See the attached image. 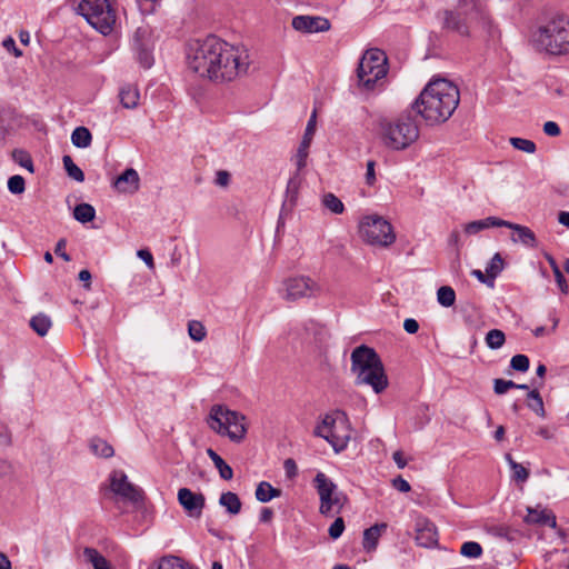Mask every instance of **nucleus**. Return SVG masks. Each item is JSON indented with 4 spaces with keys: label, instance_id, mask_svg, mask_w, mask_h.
I'll return each mask as SVG.
<instances>
[{
    "label": "nucleus",
    "instance_id": "f257e3e1",
    "mask_svg": "<svg viewBox=\"0 0 569 569\" xmlns=\"http://www.w3.org/2000/svg\"><path fill=\"white\" fill-rule=\"evenodd\" d=\"M187 63L200 78L216 83L232 81L246 74L249 68L248 56L216 36L191 41Z\"/></svg>",
    "mask_w": 569,
    "mask_h": 569
},
{
    "label": "nucleus",
    "instance_id": "f03ea898",
    "mask_svg": "<svg viewBox=\"0 0 569 569\" xmlns=\"http://www.w3.org/2000/svg\"><path fill=\"white\" fill-rule=\"evenodd\" d=\"M460 101L459 88L447 79L430 81L411 104L428 124L446 122Z\"/></svg>",
    "mask_w": 569,
    "mask_h": 569
},
{
    "label": "nucleus",
    "instance_id": "7ed1b4c3",
    "mask_svg": "<svg viewBox=\"0 0 569 569\" xmlns=\"http://www.w3.org/2000/svg\"><path fill=\"white\" fill-rule=\"evenodd\" d=\"M437 18L442 30L462 38L471 37L477 29H488L491 23L482 0H458L455 9L439 11Z\"/></svg>",
    "mask_w": 569,
    "mask_h": 569
},
{
    "label": "nucleus",
    "instance_id": "20e7f679",
    "mask_svg": "<svg viewBox=\"0 0 569 569\" xmlns=\"http://www.w3.org/2000/svg\"><path fill=\"white\" fill-rule=\"evenodd\" d=\"M351 372L356 376V385L370 386L376 393L388 387V377L383 363L373 348L361 345L351 352Z\"/></svg>",
    "mask_w": 569,
    "mask_h": 569
},
{
    "label": "nucleus",
    "instance_id": "39448f33",
    "mask_svg": "<svg viewBox=\"0 0 569 569\" xmlns=\"http://www.w3.org/2000/svg\"><path fill=\"white\" fill-rule=\"evenodd\" d=\"M377 128L382 144L393 151L406 150L419 138V127L410 112L395 119L380 118Z\"/></svg>",
    "mask_w": 569,
    "mask_h": 569
},
{
    "label": "nucleus",
    "instance_id": "423d86ee",
    "mask_svg": "<svg viewBox=\"0 0 569 569\" xmlns=\"http://www.w3.org/2000/svg\"><path fill=\"white\" fill-rule=\"evenodd\" d=\"M533 42L549 54L569 53V17L556 13L533 33Z\"/></svg>",
    "mask_w": 569,
    "mask_h": 569
},
{
    "label": "nucleus",
    "instance_id": "0eeeda50",
    "mask_svg": "<svg viewBox=\"0 0 569 569\" xmlns=\"http://www.w3.org/2000/svg\"><path fill=\"white\" fill-rule=\"evenodd\" d=\"M209 428L219 436L228 437L230 441L239 443L247 435L248 426L246 417L223 405L211 407L207 418Z\"/></svg>",
    "mask_w": 569,
    "mask_h": 569
},
{
    "label": "nucleus",
    "instance_id": "6e6552de",
    "mask_svg": "<svg viewBox=\"0 0 569 569\" xmlns=\"http://www.w3.org/2000/svg\"><path fill=\"white\" fill-rule=\"evenodd\" d=\"M313 435L328 441L336 452H341L351 439V427L347 416L337 411L335 415H326L316 426Z\"/></svg>",
    "mask_w": 569,
    "mask_h": 569
},
{
    "label": "nucleus",
    "instance_id": "1a4fd4ad",
    "mask_svg": "<svg viewBox=\"0 0 569 569\" xmlns=\"http://www.w3.org/2000/svg\"><path fill=\"white\" fill-rule=\"evenodd\" d=\"M388 72L387 56L380 49L367 50L357 69L359 87L367 91L375 88L376 83L385 78Z\"/></svg>",
    "mask_w": 569,
    "mask_h": 569
},
{
    "label": "nucleus",
    "instance_id": "9d476101",
    "mask_svg": "<svg viewBox=\"0 0 569 569\" xmlns=\"http://www.w3.org/2000/svg\"><path fill=\"white\" fill-rule=\"evenodd\" d=\"M78 12L100 33L107 36L113 30L117 16L109 0H82Z\"/></svg>",
    "mask_w": 569,
    "mask_h": 569
},
{
    "label": "nucleus",
    "instance_id": "9b49d317",
    "mask_svg": "<svg viewBox=\"0 0 569 569\" xmlns=\"http://www.w3.org/2000/svg\"><path fill=\"white\" fill-rule=\"evenodd\" d=\"M313 487L319 496V512L326 517L339 515L347 502V496L323 472H318L313 479Z\"/></svg>",
    "mask_w": 569,
    "mask_h": 569
},
{
    "label": "nucleus",
    "instance_id": "f8f14e48",
    "mask_svg": "<svg viewBox=\"0 0 569 569\" xmlns=\"http://www.w3.org/2000/svg\"><path fill=\"white\" fill-rule=\"evenodd\" d=\"M361 238L370 246H391L396 240L393 227L379 216L366 217L359 226Z\"/></svg>",
    "mask_w": 569,
    "mask_h": 569
},
{
    "label": "nucleus",
    "instance_id": "ddd939ff",
    "mask_svg": "<svg viewBox=\"0 0 569 569\" xmlns=\"http://www.w3.org/2000/svg\"><path fill=\"white\" fill-rule=\"evenodd\" d=\"M283 298L289 301L311 298L320 292V286L309 277L289 278L283 282Z\"/></svg>",
    "mask_w": 569,
    "mask_h": 569
},
{
    "label": "nucleus",
    "instance_id": "4468645a",
    "mask_svg": "<svg viewBox=\"0 0 569 569\" xmlns=\"http://www.w3.org/2000/svg\"><path fill=\"white\" fill-rule=\"evenodd\" d=\"M111 491L130 502H138L142 499V492L128 480L127 475L121 470H114L110 475Z\"/></svg>",
    "mask_w": 569,
    "mask_h": 569
},
{
    "label": "nucleus",
    "instance_id": "2eb2a0df",
    "mask_svg": "<svg viewBox=\"0 0 569 569\" xmlns=\"http://www.w3.org/2000/svg\"><path fill=\"white\" fill-rule=\"evenodd\" d=\"M291 27L300 33H319L329 31L331 22L321 16L300 14L292 18Z\"/></svg>",
    "mask_w": 569,
    "mask_h": 569
},
{
    "label": "nucleus",
    "instance_id": "dca6fc26",
    "mask_svg": "<svg viewBox=\"0 0 569 569\" xmlns=\"http://www.w3.org/2000/svg\"><path fill=\"white\" fill-rule=\"evenodd\" d=\"M178 501L183 510L190 516L199 518L206 506V498L202 493H196L189 488H180L177 495Z\"/></svg>",
    "mask_w": 569,
    "mask_h": 569
},
{
    "label": "nucleus",
    "instance_id": "f3484780",
    "mask_svg": "<svg viewBox=\"0 0 569 569\" xmlns=\"http://www.w3.org/2000/svg\"><path fill=\"white\" fill-rule=\"evenodd\" d=\"M316 124H317V111L313 110L310 119L307 123L305 134L302 137V140L300 142V146L297 151V168L298 170L302 169L307 164V157H308V150L311 144V141L313 139V134L316 132Z\"/></svg>",
    "mask_w": 569,
    "mask_h": 569
},
{
    "label": "nucleus",
    "instance_id": "a211bd4d",
    "mask_svg": "<svg viewBox=\"0 0 569 569\" xmlns=\"http://www.w3.org/2000/svg\"><path fill=\"white\" fill-rule=\"evenodd\" d=\"M416 541L419 546L431 548L438 543V531L436 526L426 518L416 522Z\"/></svg>",
    "mask_w": 569,
    "mask_h": 569
},
{
    "label": "nucleus",
    "instance_id": "6ab92c4d",
    "mask_svg": "<svg viewBox=\"0 0 569 569\" xmlns=\"http://www.w3.org/2000/svg\"><path fill=\"white\" fill-rule=\"evenodd\" d=\"M502 226H506L512 230L510 238L513 243L530 248L538 246L535 232L530 228L508 221L502 223Z\"/></svg>",
    "mask_w": 569,
    "mask_h": 569
},
{
    "label": "nucleus",
    "instance_id": "aec40b11",
    "mask_svg": "<svg viewBox=\"0 0 569 569\" xmlns=\"http://www.w3.org/2000/svg\"><path fill=\"white\" fill-rule=\"evenodd\" d=\"M523 521L528 525L549 526L551 528L556 527V517L551 511L546 508H540V506L536 508L528 507Z\"/></svg>",
    "mask_w": 569,
    "mask_h": 569
},
{
    "label": "nucleus",
    "instance_id": "412c9836",
    "mask_svg": "<svg viewBox=\"0 0 569 569\" xmlns=\"http://www.w3.org/2000/svg\"><path fill=\"white\" fill-rule=\"evenodd\" d=\"M121 192H136L139 189V174L132 169H126L113 182Z\"/></svg>",
    "mask_w": 569,
    "mask_h": 569
},
{
    "label": "nucleus",
    "instance_id": "4be33fe9",
    "mask_svg": "<svg viewBox=\"0 0 569 569\" xmlns=\"http://www.w3.org/2000/svg\"><path fill=\"white\" fill-rule=\"evenodd\" d=\"M387 529V523H377L363 531L362 546L367 552L376 550L382 531Z\"/></svg>",
    "mask_w": 569,
    "mask_h": 569
},
{
    "label": "nucleus",
    "instance_id": "5701e85b",
    "mask_svg": "<svg viewBox=\"0 0 569 569\" xmlns=\"http://www.w3.org/2000/svg\"><path fill=\"white\" fill-rule=\"evenodd\" d=\"M219 505L231 516L238 515L241 511L242 506L238 495L232 491L222 492L219 498Z\"/></svg>",
    "mask_w": 569,
    "mask_h": 569
},
{
    "label": "nucleus",
    "instance_id": "b1692460",
    "mask_svg": "<svg viewBox=\"0 0 569 569\" xmlns=\"http://www.w3.org/2000/svg\"><path fill=\"white\" fill-rule=\"evenodd\" d=\"M153 48L151 41V32L147 27H139L133 33L132 37V49L134 52L140 51L141 49Z\"/></svg>",
    "mask_w": 569,
    "mask_h": 569
},
{
    "label": "nucleus",
    "instance_id": "393cba45",
    "mask_svg": "<svg viewBox=\"0 0 569 569\" xmlns=\"http://www.w3.org/2000/svg\"><path fill=\"white\" fill-rule=\"evenodd\" d=\"M303 329L308 336H311L317 343H325L328 340L329 332L327 328L313 320L303 323Z\"/></svg>",
    "mask_w": 569,
    "mask_h": 569
},
{
    "label": "nucleus",
    "instance_id": "a878e982",
    "mask_svg": "<svg viewBox=\"0 0 569 569\" xmlns=\"http://www.w3.org/2000/svg\"><path fill=\"white\" fill-rule=\"evenodd\" d=\"M206 452L217 468L219 476L223 480H231L233 477L232 468L212 448H208Z\"/></svg>",
    "mask_w": 569,
    "mask_h": 569
},
{
    "label": "nucleus",
    "instance_id": "bb28decb",
    "mask_svg": "<svg viewBox=\"0 0 569 569\" xmlns=\"http://www.w3.org/2000/svg\"><path fill=\"white\" fill-rule=\"evenodd\" d=\"M502 223H506L505 220L497 219L495 217H489L482 220L472 221L466 224L465 232L467 234H476L479 231L487 229L489 227H500Z\"/></svg>",
    "mask_w": 569,
    "mask_h": 569
},
{
    "label": "nucleus",
    "instance_id": "cd10ccee",
    "mask_svg": "<svg viewBox=\"0 0 569 569\" xmlns=\"http://www.w3.org/2000/svg\"><path fill=\"white\" fill-rule=\"evenodd\" d=\"M29 325L38 336L44 337L51 329L52 321L49 316L40 312L30 319Z\"/></svg>",
    "mask_w": 569,
    "mask_h": 569
},
{
    "label": "nucleus",
    "instance_id": "c85d7f7f",
    "mask_svg": "<svg viewBox=\"0 0 569 569\" xmlns=\"http://www.w3.org/2000/svg\"><path fill=\"white\" fill-rule=\"evenodd\" d=\"M121 104L127 109H134L140 99V93L137 88L131 86L122 87L119 92Z\"/></svg>",
    "mask_w": 569,
    "mask_h": 569
},
{
    "label": "nucleus",
    "instance_id": "c756f323",
    "mask_svg": "<svg viewBox=\"0 0 569 569\" xmlns=\"http://www.w3.org/2000/svg\"><path fill=\"white\" fill-rule=\"evenodd\" d=\"M256 499L260 502H268L273 498L281 496V490L272 487L267 481H261L256 489Z\"/></svg>",
    "mask_w": 569,
    "mask_h": 569
},
{
    "label": "nucleus",
    "instance_id": "7c9ffc66",
    "mask_svg": "<svg viewBox=\"0 0 569 569\" xmlns=\"http://www.w3.org/2000/svg\"><path fill=\"white\" fill-rule=\"evenodd\" d=\"M503 267H505L503 259L501 258L500 253L497 252L491 258V260L489 261V263L486 267V274L489 278V282H488L489 287H493L495 279L502 271Z\"/></svg>",
    "mask_w": 569,
    "mask_h": 569
},
{
    "label": "nucleus",
    "instance_id": "2f4dec72",
    "mask_svg": "<svg viewBox=\"0 0 569 569\" xmlns=\"http://www.w3.org/2000/svg\"><path fill=\"white\" fill-rule=\"evenodd\" d=\"M91 141V132L86 127H77L71 134V142L77 148H88Z\"/></svg>",
    "mask_w": 569,
    "mask_h": 569
},
{
    "label": "nucleus",
    "instance_id": "473e14b6",
    "mask_svg": "<svg viewBox=\"0 0 569 569\" xmlns=\"http://www.w3.org/2000/svg\"><path fill=\"white\" fill-rule=\"evenodd\" d=\"M90 450L93 455L102 458H110L114 455L112 446L101 438L91 439Z\"/></svg>",
    "mask_w": 569,
    "mask_h": 569
},
{
    "label": "nucleus",
    "instance_id": "72a5a7b5",
    "mask_svg": "<svg viewBox=\"0 0 569 569\" xmlns=\"http://www.w3.org/2000/svg\"><path fill=\"white\" fill-rule=\"evenodd\" d=\"M96 209L89 203H80L74 207L73 218L81 222L87 223L94 219Z\"/></svg>",
    "mask_w": 569,
    "mask_h": 569
},
{
    "label": "nucleus",
    "instance_id": "f704fd0d",
    "mask_svg": "<svg viewBox=\"0 0 569 569\" xmlns=\"http://www.w3.org/2000/svg\"><path fill=\"white\" fill-rule=\"evenodd\" d=\"M83 555L87 561L91 562L94 569H110L107 559L93 548H86Z\"/></svg>",
    "mask_w": 569,
    "mask_h": 569
},
{
    "label": "nucleus",
    "instance_id": "c9c22d12",
    "mask_svg": "<svg viewBox=\"0 0 569 569\" xmlns=\"http://www.w3.org/2000/svg\"><path fill=\"white\" fill-rule=\"evenodd\" d=\"M62 163H63L64 170L67 171L68 176L71 179H73L78 182L84 181L83 171L73 162L72 158L69 154H66L62 157Z\"/></svg>",
    "mask_w": 569,
    "mask_h": 569
},
{
    "label": "nucleus",
    "instance_id": "e433bc0d",
    "mask_svg": "<svg viewBox=\"0 0 569 569\" xmlns=\"http://www.w3.org/2000/svg\"><path fill=\"white\" fill-rule=\"evenodd\" d=\"M485 341L488 348L499 349L506 342V335L500 329H491L487 332Z\"/></svg>",
    "mask_w": 569,
    "mask_h": 569
},
{
    "label": "nucleus",
    "instance_id": "4c0bfd02",
    "mask_svg": "<svg viewBox=\"0 0 569 569\" xmlns=\"http://www.w3.org/2000/svg\"><path fill=\"white\" fill-rule=\"evenodd\" d=\"M528 407L535 411L539 417L545 418L546 417V410L543 406L542 397L540 396L539 391L537 389L530 390L528 392Z\"/></svg>",
    "mask_w": 569,
    "mask_h": 569
},
{
    "label": "nucleus",
    "instance_id": "58836bf2",
    "mask_svg": "<svg viewBox=\"0 0 569 569\" xmlns=\"http://www.w3.org/2000/svg\"><path fill=\"white\" fill-rule=\"evenodd\" d=\"M322 204L335 214H341L345 211L342 201L331 192H328L322 197Z\"/></svg>",
    "mask_w": 569,
    "mask_h": 569
},
{
    "label": "nucleus",
    "instance_id": "ea45409f",
    "mask_svg": "<svg viewBox=\"0 0 569 569\" xmlns=\"http://www.w3.org/2000/svg\"><path fill=\"white\" fill-rule=\"evenodd\" d=\"M437 300L446 308L451 307L456 301V292L451 287L442 286L437 291Z\"/></svg>",
    "mask_w": 569,
    "mask_h": 569
},
{
    "label": "nucleus",
    "instance_id": "a19ab883",
    "mask_svg": "<svg viewBox=\"0 0 569 569\" xmlns=\"http://www.w3.org/2000/svg\"><path fill=\"white\" fill-rule=\"evenodd\" d=\"M188 332L193 341L200 342L207 336L206 327L198 320H191L188 323Z\"/></svg>",
    "mask_w": 569,
    "mask_h": 569
},
{
    "label": "nucleus",
    "instance_id": "79ce46f5",
    "mask_svg": "<svg viewBox=\"0 0 569 569\" xmlns=\"http://www.w3.org/2000/svg\"><path fill=\"white\" fill-rule=\"evenodd\" d=\"M506 460L509 462V466L513 472V479L525 482L529 478V471L521 463L516 462L511 455H506Z\"/></svg>",
    "mask_w": 569,
    "mask_h": 569
},
{
    "label": "nucleus",
    "instance_id": "37998d69",
    "mask_svg": "<svg viewBox=\"0 0 569 569\" xmlns=\"http://www.w3.org/2000/svg\"><path fill=\"white\" fill-rule=\"evenodd\" d=\"M510 144L516 148L517 150L527 152V153H535L536 152V143L532 140L525 139V138H518L512 137L510 138Z\"/></svg>",
    "mask_w": 569,
    "mask_h": 569
},
{
    "label": "nucleus",
    "instance_id": "c03bdc74",
    "mask_svg": "<svg viewBox=\"0 0 569 569\" xmlns=\"http://www.w3.org/2000/svg\"><path fill=\"white\" fill-rule=\"evenodd\" d=\"M460 553L468 558H479L482 555V548L476 541H467L461 546Z\"/></svg>",
    "mask_w": 569,
    "mask_h": 569
},
{
    "label": "nucleus",
    "instance_id": "a18cd8bd",
    "mask_svg": "<svg viewBox=\"0 0 569 569\" xmlns=\"http://www.w3.org/2000/svg\"><path fill=\"white\" fill-rule=\"evenodd\" d=\"M13 160L18 162L21 167L26 168L30 172H33V161L30 154L24 150H14L12 152Z\"/></svg>",
    "mask_w": 569,
    "mask_h": 569
},
{
    "label": "nucleus",
    "instance_id": "49530a36",
    "mask_svg": "<svg viewBox=\"0 0 569 569\" xmlns=\"http://www.w3.org/2000/svg\"><path fill=\"white\" fill-rule=\"evenodd\" d=\"M8 189L13 194H21L26 190V181L22 176L16 174L9 178Z\"/></svg>",
    "mask_w": 569,
    "mask_h": 569
},
{
    "label": "nucleus",
    "instance_id": "de8ad7c7",
    "mask_svg": "<svg viewBox=\"0 0 569 569\" xmlns=\"http://www.w3.org/2000/svg\"><path fill=\"white\" fill-rule=\"evenodd\" d=\"M489 532L496 537L507 539L508 541L515 540L517 536V531L507 526H493L489 529Z\"/></svg>",
    "mask_w": 569,
    "mask_h": 569
},
{
    "label": "nucleus",
    "instance_id": "09e8293b",
    "mask_svg": "<svg viewBox=\"0 0 569 569\" xmlns=\"http://www.w3.org/2000/svg\"><path fill=\"white\" fill-rule=\"evenodd\" d=\"M529 358L526 355H516L510 360V367L520 372H526L529 369Z\"/></svg>",
    "mask_w": 569,
    "mask_h": 569
},
{
    "label": "nucleus",
    "instance_id": "8fccbe9b",
    "mask_svg": "<svg viewBox=\"0 0 569 569\" xmlns=\"http://www.w3.org/2000/svg\"><path fill=\"white\" fill-rule=\"evenodd\" d=\"M136 54L139 63L143 68L148 69L153 64L152 48L141 49L140 51L136 52Z\"/></svg>",
    "mask_w": 569,
    "mask_h": 569
},
{
    "label": "nucleus",
    "instance_id": "3c124183",
    "mask_svg": "<svg viewBox=\"0 0 569 569\" xmlns=\"http://www.w3.org/2000/svg\"><path fill=\"white\" fill-rule=\"evenodd\" d=\"M516 388V382L512 380H505V379H495L493 380V391L497 395H503L509 389Z\"/></svg>",
    "mask_w": 569,
    "mask_h": 569
},
{
    "label": "nucleus",
    "instance_id": "603ef678",
    "mask_svg": "<svg viewBox=\"0 0 569 569\" xmlns=\"http://www.w3.org/2000/svg\"><path fill=\"white\" fill-rule=\"evenodd\" d=\"M345 530V521L341 517H338L329 527V536L332 539H338L341 537Z\"/></svg>",
    "mask_w": 569,
    "mask_h": 569
},
{
    "label": "nucleus",
    "instance_id": "864d4df0",
    "mask_svg": "<svg viewBox=\"0 0 569 569\" xmlns=\"http://www.w3.org/2000/svg\"><path fill=\"white\" fill-rule=\"evenodd\" d=\"M2 46L10 52L13 53L14 57L19 58L22 56V51L16 46V41L12 37H8L3 40Z\"/></svg>",
    "mask_w": 569,
    "mask_h": 569
},
{
    "label": "nucleus",
    "instance_id": "5fc2aeb1",
    "mask_svg": "<svg viewBox=\"0 0 569 569\" xmlns=\"http://www.w3.org/2000/svg\"><path fill=\"white\" fill-rule=\"evenodd\" d=\"M283 468L288 478H295L298 473L297 463L291 458L284 460Z\"/></svg>",
    "mask_w": 569,
    "mask_h": 569
},
{
    "label": "nucleus",
    "instance_id": "6e6d98bb",
    "mask_svg": "<svg viewBox=\"0 0 569 569\" xmlns=\"http://www.w3.org/2000/svg\"><path fill=\"white\" fill-rule=\"evenodd\" d=\"M392 486L400 492H409L411 489L409 482L401 476H398L392 480Z\"/></svg>",
    "mask_w": 569,
    "mask_h": 569
},
{
    "label": "nucleus",
    "instance_id": "4d7b16f0",
    "mask_svg": "<svg viewBox=\"0 0 569 569\" xmlns=\"http://www.w3.org/2000/svg\"><path fill=\"white\" fill-rule=\"evenodd\" d=\"M543 132L550 137H558L560 134V127L555 121H547L543 124Z\"/></svg>",
    "mask_w": 569,
    "mask_h": 569
},
{
    "label": "nucleus",
    "instance_id": "13d9d810",
    "mask_svg": "<svg viewBox=\"0 0 569 569\" xmlns=\"http://www.w3.org/2000/svg\"><path fill=\"white\" fill-rule=\"evenodd\" d=\"M13 475V466L10 461L0 459V478H8Z\"/></svg>",
    "mask_w": 569,
    "mask_h": 569
},
{
    "label": "nucleus",
    "instance_id": "bf43d9fd",
    "mask_svg": "<svg viewBox=\"0 0 569 569\" xmlns=\"http://www.w3.org/2000/svg\"><path fill=\"white\" fill-rule=\"evenodd\" d=\"M230 182V173L226 170H219L216 174L214 183L219 187H227Z\"/></svg>",
    "mask_w": 569,
    "mask_h": 569
},
{
    "label": "nucleus",
    "instance_id": "052dcab7",
    "mask_svg": "<svg viewBox=\"0 0 569 569\" xmlns=\"http://www.w3.org/2000/svg\"><path fill=\"white\" fill-rule=\"evenodd\" d=\"M375 166L376 162L373 160H369L367 162L366 182L369 186H372L376 182Z\"/></svg>",
    "mask_w": 569,
    "mask_h": 569
},
{
    "label": "nucleus",
    "instance_id": "680f3d73",
    "mask_svg": "<svg viewBox=\"0 0 569 569\" xmlns=\"http://www.w3.org/2000/svg\"><path fill=\"white\" fill-rule=\"evenodd\" d=\"M403 329L410 335L417 333L419 330V323L413 318H407L403 321Z\"/></svg>",
    "mask_w": 569,
    "mask_h": 569
},
{
    "label": "nucleus",
    "instance_id": "e2e57ef3",
    "mask_svg": "<svg viewBox=\"0 0 569 569\" xmlns=\"http://www.w3.org/2000/svg\"><path fill=\"white\" fill-rule=\"evenodd\" d=\"M555 278H556V281H557L560 290L562 292H567V289H568L567 281H566L559 267H555Z\"/></svg>",
    "mask_w": 569,
    "mask_h": 569
},
{
    "label": "nucleus",
    "instance_id": "0e129e2a",
    "mask_svg": "<svg viewBox=\"0 0 569 569\" xmlns=\"http://www.w3.org/2000/svg\"><path fill=\"white\" fill-rule=\"evenodd\" d=\"M137 256L150 268H154L153 257L151 251H137Z\"/></svg>",
    "mask_w": 569,
    "mask_h": 569
},
{
    "label": "nucleus",
    "instance_id": "69168bd1",
    "mask_svg": "<svg viewBox=\"0 0 569 569\" xmlns=\"http://www.w3.org/2000/svg\"><path fill=\"white\" fill-rule=\"evenodd\" d=\"M392 458L398 468L403 469L407 466V460L403 458L402 451L398 450L393 452Z\"/></svg>",
    "mask_w": 569,
    "mask_h": 569
},
{
    "label": "nucleus",
    "instance_id": "338daca9",
    "mask_svg": "<svg viewBox=\"0 0 569 569\" xmlns=\"http://www.w3.org/2000/svg\"><path fill=\"white\" fill-rule=\"evenodd\" d=\"M537 435L543 439L550 440L553 438V430H551L549 427L542 426L537 430Z\"/></svg>",
    "mask_w": 569,
    "mask_h": 569
},
{
    "label": "nucleus",
    "instance_id": "774afa93",
    "mask_svg": "<svg viewBox=\"0 0 569 569\" xmlns=\"http://www.w3.org/2000/svg\"><path fill=\"white\" fill-rule=\"evenodd\" d=\"M273 518V511L270 508H263L260 511L259 519L261 522H270Z\"/></svg>",
    "mask_w": 569,
    "mask_h": 569
}]
</instances>
